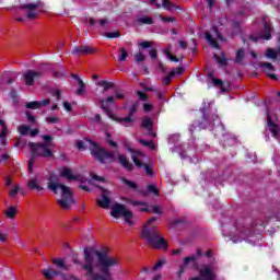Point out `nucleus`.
<instances>
[{"instance_id":"14","label":"nucleus","mask_w":280,"mask_h":280,"mask_svg":"<svg viewBox=\"0 0 280 280\" xmlns=\"http://www.w3.org/2000/svg\"><path fill=\"white\" fill-rule=\"evenodd\" d=\"M201 278L194 277L189 280H215V273L209 265H205L203 268L199 271Z\"/></svg>"},{"instance_id":"19","label":"nucleus","mask_w":280,"mask_h":280,"mask_svg":"<svg viewBox=\"0 0 280 280\" xmlns=\"http://www.w3.org/2000/svg\"><path fill=\"white\" fill-rule=\"evenodd\" d=\"M141 126L144 130H148L149 137H156V133L152 131L154 130V124L150 117H144L142 119Z\"/></svg>"},{"instance_id":"59","label":"nucleus","mask_w":280,"mask_h":280,"mask_svg":"<svg viewBox=\"0 0 280 280\" xmlns=\"http://www.w3.org/2000/svg\"><path fill=\"white\" fill-rule=\"evenodd\" d=\"M26 117H27V120L30 121V124H36V117H34V115H32V113L26 112Z\"/></svg>"},{"instance_id":"2","label":"nucleus","mask_w":280,"mask_h":280,"mask_svg":"<svg viewBox=\"0 0 280 280\" xmlns=\"http://www.w3.org/2000/svg\"><path fill=\"white\" fill-rule=\"evenodd\" d=\"M268 222H270V218L265 214H259L250 222H248V219H241L236 223V231H238L241 240L255 237V235L259 240V237H261V232L266 231Z\"/></svg>"},{"instance_id":"34","label":"nucleus","mask_w":280,"mask_h":280,"mask_svg":"<svg viewBox=\"0 0 280 280\" xmlns=\"http://www.w3.org/2000/svg\"><path fill=\"white\" fill-rule=\"evenodd\" d=\"M78 84L79 89L77 90V95H84L86 93V83H84L82 80H79Z\"/></svg>"},{"instance_id":"39","label":"nucleus","mask_w":280,"mask_h":280,"mask_svg":"<svg viewBox=\"0 0 280 280\" xmlns=\"http://www.w3.org/2000/svg\"><path fill=\"white\" fill-rule=\"evenodd\" d=\"M7 218H9L10 220L16 218V208L14 207H10L7 212H5Z\"/></svg>"},{"instance_id":"11","label":"nucleus","mask_w":280,"mask_h":280,"mask_svg":"<svg viewBox=\"0 0 280 280\" xmlns=\"http://www.w3.org/2000/svg\"><path fill=\"white\" fill-rule=\"evenodd\" d=\"M24 82L26 86H34V82L36 80H40L43 78V71H36V70H27L24 74Z\"/></svg>"},{"instance_id":"42","label":"nucleus","mask_w":280,"mask_h":280,"mask_svg":"<svg viewBox=\"0 0 280 280\" xmlns=\"http://www.w3.org/2000/svg\"><path fill=\"white\" fill-rule=\"evenodd\" d=\"M258 67H260V69H268L269 71H275V66L270 62H260L258 63Z\"/></svg>"},{"instance_id":"17","label":"nucleus","mask_w":280,"mask_h":280,"mask_svg":"<svg viewBox=\"0 0 280 280\" xmlns=\"http://www.w3.org/2000/svg\"><path fill=\"white\" fill-rule=\"evenodd\" d=\"M26 187L31 191H45V187L40 186V184L38 183L37 176H34L31 179H28L26 183Z\"/></svg>"},{"instance_id":"41","label":"nucleus","mask_w":280,"mask_h":280,"mask_svg":"<svg viewBox=\"0 0 280 280\" xmlns=\"http://www.w3.org/2000/svg\"><path fill=\"white\" fill-rule=\"evenodd\" d=\"M71 259H72V262L75 265V266H81V269H82V267L83 266H85V264H82V261L80 260V257L78 256V254H75V253H72V257H71Z\"/></svg>"},{"instance_id":"5","label":"nucleus","mask_w":280,"mask_h":280,"mask_svg":"<svg viewBox=\"0 0 280 280\" xmlns=\"http://www.w3.org/2000/svg\"><path fill=\"white\" fill-rule=\"evenodd\" d=\"M77 148L81 152H84V150L90 149V154L94 156L96 161H100L102 164L106 163V161H109V163L115 162V153L110 151H106L104 148L100 147L97 142L89 138H84L83 140H78Z\"/></svg>"},{"instance_id":"53","label":"nucleus","mask_w":280,"mask_h":280,"mask_svg":"<svg viewBox=\"0 0 280 280\" xmlns=\"http://www.w3.org/2000/svg\"><path fill=\"white\" fill-rule=\"evenodd\" d=\"M142 167L144 168V172L148 174V176H154V171L148 164H144Z\"/></svg>"},{"instance_id":"7","label":"nucleus","mask_w":280,"mask_h":280,"mask_svg":"<svg viewBox=\"0 0 280 280\" xmlns=\"http://www.w3.org/2000/svg\"><path fill=\"white\" fill-rule=\"evenodd\" d=\"M110 217L116 219L124 218L126 224H129V226H135V221H132L135 213L126 208V205L124 203L115 202L112 206Z\"/></svg>"},{"instance_id":"23","label":"nucleus","mask_w":280,"mask_h":280,"mask_svg":"<svg viewBox=\"0 0 280 280\" xmlns=\"http://www.w3.org/2000/svg\"><path fill=\"white\" fill-rule=\"evenodd\" d=\"M96 205H98L101 209H110V205H113V200L108 198V195L103 194L102 199H96Z\"/></svg>"},{"instance_id":"35","label":"nucleus","mask_w":280,"mask_h":280,"mask_svg":"<svg viewBox=\"0 0 280 280\" xmlns=\"http://www.w3.org/2000/svg\"><path fill=\"white\" fill-rule=\"evenodd\" d=\"M213 85L214 86H221V91H223L225 93V91H229L228 88L224 86V81H222V79H212Z\"/></svg>"},{"instance_id":"20","label":"nucleus","mask_w":280,"mask_h":280,"mask_svg":"<svg viewBox=\"0 0 280 280\" xmlns=\"http://www.w3.org/2000/svg\"><path fill=\"white\" fill-rule=\"evenodd\" d=\"M42 275L47 280H54L56 277H60L62 272H60V270H55L54 268L48 267L47 269L42 270Z\"/></svg>"},{"instance_id":"36","label":"nucleus","mask_w":280,"mask_h":280,"mask_svg":"<svg viewBox=\"0 0 280 280\" xmlns=\"http://www.w3.org/2000/svg\"><path fill=\"white\" fill-rule=\"evenodd\" d=\"M244 56H246V52L244 51V49H238L236 52V58H235V62L237 65H240V62H242V60H244Z\"/></svg>"},{"instance_id":"28","label":"nucleus","mask_w":280,"mask_h":280,"mask_svg":"<svg viewBox=\"0 0 280 280\" xmlns=\"http://www.w3.org/2000/svg\"><path fill=\"white\" fill-rule=\"evenodd\" d=\"M97 86H102V89H104V91L106 92V91H110V89H115V83L103 80L97 83Z\"/></svg>"},{"instance_id":"40","label":"nucleus","mask_w":280,"mask_h":280,"mask_svg":"<svg viewBox=\"0 0 280 280\" xmlns=\"http://www.w3.org/2000/svg\"><path fill=\"white\" fill-rule=\"evenodd\" d=\"M211 32H212L213 36H215V38H218V40H224V37L222 36V33H220V31L218 30V26H212Z\"/></svg>"},{"instance_id":"16","label":"nucleus","mask_w":280,"mask_h":280,"mask_svg":"<svg viewBox=\"0 0 280 280\" xmlns=\"http://www.w3.org/2000/svg\"><path fill=\"white\" fill-rule=\"evenodd\" d=\"M51 104L50 98H45L43 101H32L26 103L25 107L31 108L32 110H36L38 108H43V106H49Z\"/></svg>"},{"instance_id":"8","label":"nucleus","mask_w":280,"mask_h":280,"mask_svg":"<svg viewBox=\"0 0 280 280\" xmlns=\"http://www.w3.org/2000/svg\"><path fill=\"white\" fill-rule=\"evenodd\" d=\"M139 101H135L128 108V116L117 117L116 122L125 126V128H132L135 124V114L139 110Z\"/></svg>"},{"instance_id":"15","label":"nucleus","mask_w":280,"mask_h":280,"mask_svg":"<svg viewBox=\"0 0 280 280\" xmlns=\"http://www.w3.org/2000/svg\"><path fill=\"white\" fill-rule=\"evenodd\" d=\"M97 49L93 48L92 46L89 45H83V46H77L72 50L73 56H84L86 54H95Z\"/></svg>"},{"instance_id":"43","label":"nucleus","mask_w":280,"mask_h":280,"mask_svg":"<svg viewBox=\"0 0 280 280\" xmlns=\"http://www.w3.org/2000/svg\"><path fill=\"white\" fill-rule=\"evenodd\" d=\"M214 58L217 59V62H219V65H221L222 67H226V65H229V59H226V57H220L218 55H214Z\"/></svg>"},{"instance_id":"4","label":"nucleus","mask_w":280,"mask_h":280,"mask_svg":"<svg viewBox=\"0 0 280 280\" xmlns=\"http://www.w3.org/2000/svg\"><path fill=\"white\" fill-rule=\"evenodd\" d=\"M47 187L55 194H58V189H61V199L57 200V205H59V207H61V209L65 211H69V209H71V205H75V199H73L71 188L60 184V180L56 174L49 175Z\"/></svg>"},{"instance_id":"32","label":"nucleus","mask_w":280,"mask_h":280,"mask_svg":"<svg viewBox=\"0 0 280 280\" xmlns=\"http://www.w3.org/2000/svg\"><path fill=\"white\" fill-rule=\"evenodd\" d=\"M105 141H106V143H108V145L110 147V148H115V149H117V148H119V145L117 144V142H115V141H113V136H110V133L109 132H105Z\"/></svg>"},{"instance_id":"21","label":"nucleus","mask_w":280,"mask_h":280,"mask_svg":"<svg viewBox=\"0 0 280 280\" xmlns=\"http://www.w3.org/2000/svg\"><path fill=\"white\" fill-rule=\"evenodd\" d=\"M51 262L56 268H58V270H63L66 272L71 270V265H67L65 258H51Z\"/></svg>"},{"instance_id":"3","label":"nucleus","mask_w":280,"mask_h":280,"mask_svg":"<svg viewBox=\"0 0 280 280\" xmlns=\"http://www.w3.org/2000/svg\"><path fill=\"white\" fill-rule=\"evenodd\" d=\"M156 222V217H152L148 220V222L143 225L141 230L140 237L145 241V244L151 248H155L156 250H167L170 248V243L161 232L156 230V226L152 225V223Z\"/></svg>"},{"instance_id":"22","label":"nucleus","mask_w":280,"mask_h":280,"mask_svg":"<svg viewBox=\"0 0 280 280\" xmlns=\"http://www.w3.org/2000/svg\"><path fill=\"white\" fill-rule=\"evenodd\" d=\"M267 126L272 133V137H275V139H279V125L272 121V117H270V115L267 116Z\"/></svg>"},{"instance_id":"26","label":"nucleus","mask_w":280,"mask_h":280,"mask_svg":"<svg viewBox=\"0 0 280 280\" xmlns=\"http://www.w3.org/2000/svg\"><path fill=\"white\" fill-rule=\"evenodd\" d=\"M61 178H67L68 180H78V176L73 175V171L71 168L65 166L60 174Z\"/></svg>"},{"instance_id":"51","label":"nucleus","mask_w":280,"mask_h":280,"mask_svg":"<svg viewBox=\"0 0 280 280\" xmlns=\"http://www.w3.org/2000/svg\"><path fill=\"white\" fill-rule=\"evenodd\" d=\"M92 180H97L98 183H104L106 179L97 174L91 173L90 174Z\"/></svg>"},{"instance_id":"48","label":"nucleus","mask_w":280,"mask_h":280,"mask_svg":"<svg viewBox=\"0 0 280 280\" xmlns=\"http://www.w3.org/2000/svg\"><path fill=\"white\" fill-rule=\"evenodd\" d=\"M19 191H21L20 186L13 187V189L10 190V192H9L10 198H16V196L19 195Z\"/></svg>"},{"instance_id":"60","label":"nucleus","mask_w":280,"mask_h":280,"mask_svg":"<svg viewBox=\"0 0 280 280\" xmlns=\"http://www.w3.org/2000/svg\"><path fill=\"white\" fill-rule=\"evenodd\" d=\"M149 56H150V58H152V60H156L159 58L156 49H150L149 50Z\"/></svg>"},{"instance_id":"18","label":"nucleus","mask_w":280,"mask_h":280,"mask_svg":"<svg viewBox=\"0 0 280 280\" xmlns=\"http://www.w3.org/2000/svg\"><path fill=\"white\" fill-rule=\"evenodd\" d=\"M127 202H128V205H131V207H141V208H138L137 211H140L142 213H149V211H150V208H148V202H145V201L128 199Z\"/></svg>"},{"instance_id":"49","label":"nucleus","mask_w":280,"mask_h":280,"mask_svg":"<svg viewBox=\"0 0 280 280\" xmlns=\"http://www.w3.org/2000/svg\"><path fill=\"white\" fill-rule=\"evenodd\" d=\"M164 54H165V56H167V58H170V60L172 62H178L179 61L178 57L172 55V52L170 50H165Z\"/></svg>"},{"instance_id":"55","label":"nucleus","mask_w":280,"mask_h":280,"mask_svg":"<svg viewBox=\"0 0 280 280\" xmlns=\"http://www.w3.org/2000/svg\"><path fill=\"white\" fill-rule=\"evenodd\" d=\"M47 124H58V121H60V119L56 116H49L46 118Z\"/></svg>"},{"instance_id":"46","label":"nucleus","mask_w":280,"mask_h":280,"mask_svg":"<svg viewBox=\"0 0 280 280\" xmlns=\"http://www.w3.org/2000/svg\"><path fill=\"white\" fill-rule=\"evenodd\" d=\"M147 189L149 194H153L154 196H159V189L156 188V185H148Z\"/></svg>"},{"instance_id":"57","label":"nucleus","mask_w":280,"mask_h":280,"mask_svg":"<svg viewBox=\"0 0 280 280\" xmlns=\"http://www.w3.org/2000/svg\"><path fill=\"white\" fill-rule=\"evenodd\" d=\"M52 97H57V102H60V100H62V92H60V90H55L51 93Z\"/></svg>"},{"instance_id":"61","label":"nucleus","mask_w":280,"mask_h":280,"mask_svg":"<svg viewBox=\"0 0 280 280\" xmlns=\"http://www.w3.org/2000/svg\"><path fill=\"white\" fill-rule=\"evenodd\" d=\"M160 19L164 23H174V21H176V19H174V18H167V16H163V15H160Z\"/></svg>"},{"instance_id":"44","label":"nucleus","mask_w":280,"mask_h":280,"mask_svg":"<svg viewBox=\"0 0 280 280\" xmlns=\"http://www.w3.org/2000/svg\"><path fill=\"white\" fill-rule=\"evenodd\" d=\"M19 132H20V135L25 137V135H27L30 132V126H27V125L20 126L19 127Z\"/></svg>"},{"instance_id":"13","label":"nucleus","mask_w":280,"mask_h":280,"mask_svg":"<svg viewBox=\"0 0 280 280\" xmlns=\"http://www.w3.org/2000/svg\"><path fill=\"white\" fill-rule=\"evenodd\" d=\"M40 7L39 2L36 3H27V4H22L20 5V10H28L26 13V18L30 19V21H34V19H37L38 13L36 10Z\"/></svg>"},{"instance_id":"62","label":"nucleus","mask_w":280,"mask_h":280,"mask_svg":"<svg viewBox=\"0 0 280 280\" xmlns=\"http://www.w3.org/2000/svg\"><path fill=\"white\" fill-rule=\"evenodd\" d=\"M152 108H153L152 104H150V103H144L143 104L144 113H152Z\"/></svg>"},{"instance_id":"45","label":"nucleus","mask_w":280,"mask_h":280,"mask_svg":"<svg viewBox=\"0 0 280 280\" xmlns=\"http://www.w3.org/2000/svg\"><path fill=\"white\" fill-rule=\"evenodd\" d=\"M131 159H132V161H133L136 167H143V166L145 165V164L142 163V161L139 160V158H137V155H135V154L131 155Z\"/></svg>"},{"instance_id":"38","label":"nucleus","mask_w":280,"mask_h":280,"mask_svg":"<svg viewBox=\"0 0 280 280\" xmlns=\"http://www.w3.org/2000/svg\"><path fill=\"white\" fill-rule=\"evenodd\" d=\"M162 5L165 10H168L170 12L176 9V5H174V3H172L170 0H163Z\"/></svg>"},{"instance_id":"33","label":"nucleus","mask_w":280,"mask_h":280,"mask_svg":"<svg viewBox=\"0 0 280 280\" xmlns=\"http://www.w3.org/2000/svg\"><path fill=\"white\" fill-rule=\"evenodd\" d=\"M122 183H124V185H127V187H129L130 189H133V191L139 190V185H137V183H135L130 179L122 178Z\"/></svg>"},{"instance_id":"12","label":"nucleus","mask_w":280,"mask_h":280,"mask_svg":"<svg viewBox=\"0 0 280 280\" xmlns=\"http://www.w3.org/2000/svg\"><path fill=\"white\" fill-rule=\"evenodd\" d=\"M264 34H260L259 36H255V35H249V40H252L253 43H257L258 40H270V38H272V27L270 26V24L265 23L264 25Z\"/></svg>"},{"instance_id":"47","label":"nucleus","mask_w":280,"mask_h":280,"mask_svg":"<svg viewBox=\"0 0 280 280\" xmlns=\"http://www.w3.org/2000/svg\"><path fill=\"white\" fill-rule=\"evenodd\" d=\"M106 38H119L121 36V33L119 31L105 33Z\"/></svg>"},{"instance_id":"58","label":"nucleus","mask_w":280,"mask_h":280,"mask_svg":"<svg viewBox=\"0 0 280 280\" xmlns=\"http://www.w3.org/2000/svg\"><path fill=\"white\" fill-rule=\"evenodd\" d=\"M137 95L139 100H141V102H148V94H145L144 92L138 91Z\"/></svg>"},{"instance_id":"54","label":"nucleus","mask_w":280,"mask_h":280,"mask_svg":"<svg viewBox=\"0 0 280 280\" xmlns=\"http://www.w3.org/2000/svg\"><path fill=\"white\" fill-rule=\"evenodd\" d=\"M151 209H152L153 213H156L158 215H163V210H161V206L154 205L151 207Z\"/></svg>"},{"instance_id":"10","label":"nucleus","mask_w":280,"mask_h":280,"mask_svg":"<svg viewBox=\"0 0 280 280\" xmlns=\"http://www.w3.org/2000/svg\"><path fill=\"white\" fill-rule=\"evenodd\" d=\"M115 96L114 95H109L106 97V100L101 98L98 102L101 104V108L102 110H104L107 115V117H109V119H112L113 121H117V116H115V114H113V112H110V104H115Z\"/></svg>"},{"instance_id":"1","label":"nucleus","mask_w":280,"mask_h":280,"mask_svg":"<svg viewBox=\"0 0 280 280\" xmlns=\"http://www.w3.org/2000/svg\"><path fill=\"white\" fill-rule=\"evenodd\" d=\"M85 264L82 270H85L86 279L91 280H113L110 268L119 266V259L108 256V252L91 248H84Z\"/></svg>"},{"instance_id":"24","label":"nucleus","mask_w":280,"mask_h":280,"mask_svg":"<svg viewBox=\"0 0 280 280\" xmlns=\"http://www.w3.org/2000/svg\"><path fill=\"white\" fill-rule=\"evenodd\" d=\"M118 163L128 172H135V165L128 161L126 155H118Z\"/></svg>"},{"instance_id":"27","label":"nucleus","mask_w":280,"mask_h":280,"mask_svg":"<svg viewBox=\"0 0 280 280\" xmlns=\"http://www.w3.org/2000/svg\"><path fill=\"white\" fill-rule=\"evenodd\" d=\"M138 25H154L152 16H142L137 20Z\"/></svg>"},{"instance_id":"30","label":"nucleus","mask_w":280,"mask_h":280,"mask_svg":"<svg viewBox=\"0 0 280 280\" xmlns=\"http://www.w3.org/2000/svg\"><path fill=\"white\" fill-rule=\"evenodd\" d=\"M138 143H140V145H144V148H149V150H156V144H154V141H148V140H143V139H140L138 141Z\"/></svg>"},{"instance_id":"6","label":"nucleus","mask_w":280,"mask_h":280,"mask_svg":"<svg viewBox=\"0 0 280 280\" xmlns=\"http://www.w3.org/2000/svg\"><path fill=\"white\" fill-rule=\"evenodd\" d=\"M28 148L31 149V158L28 160V172L32 174L34 172V164L36 159L40 156L42 159H51L54 158V151L45 143L28 142Z\"/></svg>"},{"instance_id":"64","label":"nucleus","mask_w":280,"mask_h":280,"mask_svg":"<svg viewBox=\"0 0 280 280\" xmlns=\"http://www.w3.org/2000/svg\"><path fill=\"white\" fill-rule=\"evenodd\" d=\"M163 264H165V260H158V262L153 266V270H159V268L163 267Z\"/></svg>"},{"instance_id":"29","label":"nucleus","mask_w":280,"mask_h":280,"mask_svg":"<svg viewBox=\"0 0 280 280\" xmlns=\"http://www.w3.org/2000/svg\"><path fill=\"white\" fill-rule=\"evenodd\" d=\"M206 36V40L209 42V44L211 45V47H214V49H220V44H218V42L215 40V38H213V35H211L209 32H207L205 34Z\"/></svg>"},{"instance_id":"56","label":"nucleus","mask_w":280,"mask_h":280,"mask_svg":"<svg viewBox=\"0 0 280 280\" xmlns=\"http://www.w3.org/2000/svg\"><path fill=\"white\" fill-rule=\"evenodd\" d=\"M10 236V232H3L0 233V242L3 244L5 242H8V237Z\"/></svg>"},{"instance_id":"37","label":"nucleus","mask_w":280,"mask_h":280,"mask_svg":"<svg viewBox=\"0 0 280 280\" xmlns=\"http://www.w3.org/2000/svg\"><path fill=\"white\" fill-rule=\"evenodd\" d=\"M118 51H120V56L118 57V60L119 62H124L126 58H128V50H126V48L124 47H120Z\"/></svg>"},{"instance_id":"25","label":"nucleus","mask_w":280,"mask_h":280,"mask_svg":"<svg viewBox=\"0 0 280 280\" xmlns=\"http://www.w3.org/2000/svg\"><path fill=\"white\" fill-rule=\"evenodd\" d=\"M196 259H197V257L194 256V255L185 257L184 258V264H183V266H180V268L177 272L178 277H180V275H183L185 272V270H187V265L188 264H196Z\"/></svg>"},{"instance_id":"9","label":"nucleus","mask_w":280,"mask_h":280,"mask_svg":"<svg viewBox=\"0 0 280 280\" xmlns=\"http://www.w3.org/2000/svg\"><path fill=\"white\" fill-rule=\"evenodd\" d=\"M201 120H195L189 127L190 132H196L197 130H207L209 127V107H201Z\"/></svg>"},{"instance_id":"63","label":"nucleus","mask_w":280,"mask_h":280,"mask_svg":"<svg viewBox=\"0 0 280 280\" xmlns=\"http://www.w3.org/2000/svg\"><path fill=\"white\" fill-rule=\"evenodd\" d=\"M115 100H126V95L124 93L119 92L118 90L115 91Z\"/></svg>"},{"instance_id":"50","label":"nucleus","mask_w":280,"mask_h":280,"mask_svg":"<svg viewBox=\"0 0 280 280\" xmlns=\"http://www.w3.org/2000/svg\"><path fill=\"white\" fill-rule=\"evenodd\" d=\"M44 142L42 143H45V145H49V143H51V141H54V137L49 136V135H44L42 136Z\"/></svg>"},{"instance_id":"31","label":"nucleus","mask_w":280,"mask_h":280,"mask_svg":"<svg viewBox=\"0 0 280 280\" xmlns=\"http://www.w3.org/2000/svg\"><path fill=\"white\" fill-rule=\"evenodd\" d=\"M174 75H176V71L173 70L168 73V75L162 79V84H164V86L172 84V78H174Z\"/></svg>"},{"instance_id":"52","label":"nucleus","mask_w":280,"mask_h":280,"mask_svg":"<svg viewBox=\"0 0 280 280\" xmlns=\"http://www.w3.org/2000/svg\"><path fill=\"white\" fill-rule=\"evenodd\" d=\"M135 62H143V60H145V55H143L142 52H138L135 55Z\"/></svg>"}]
</instances>
